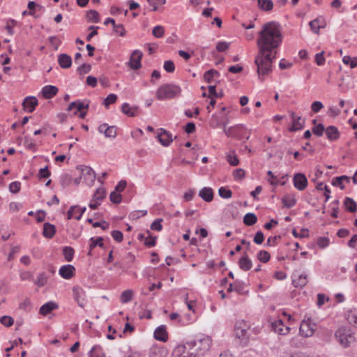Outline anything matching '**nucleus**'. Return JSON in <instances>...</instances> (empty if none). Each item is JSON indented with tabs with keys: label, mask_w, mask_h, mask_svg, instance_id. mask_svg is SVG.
Listing matches in <instances>:
<instances>
[{
	"label": "nucleus",
	"mask_w": 357,
	"mask_h": 357,
	"mask_svg": "<svg viewBox=\"0 0 357 357\" xmlns=\"http://www.w3.org/2000/svg\"><path fill=\"white\" fill-rule=\"evenodd\" d=\"M219 76H220V73L218 70H216L215 69H210L204 73V78L206 82L211 83V82H212L213 77H218Z\"/></svg>",
	"instance_id": "obj_33"
},
{
	"label": "nucleus",
	"mask_w": 357,
	"mask_h": 357,
	"mask_svg": "<svg viewBox=\"0 0 357 357\" xmlns=\"http://www.w3.org/2000/svg\"><path fill=\"white\" fill-rule=\"evenodd\" d=\"M309 25L310 26V29L311 30L315 33H319V29L321 28H324V24H317V20H312L309 23Z\"/></svg>",
	"instance_id": "obj_54"
},
{
	"label": "nucleus",
	"mask_w": 357,
	"mask_h": 357,
	"mask_svg": "<svg viewBox=\"0 0 357 357\" xmlns=\"http://www.w3.org/2000/svg\"><path fill=\"white\" fill-rule=\"evenodd\" d=\"M342 61L346 65H349L351 68L357 66V57H351L349 56H344Z\"/></svg>",
	"instance_id": "obj_44"
},
{
	"label": "nucleus",
	"mask_w": 357,
	"mask_h": 357,
	"mask_svg": "<svg viewBox=\"0 0 357 357\" xmlns=\"http://www.w3.org/2000/svg\"><path fill=\"white\" fill-rule=\"evenodd\" d=\"M305 119L301 116H298L292 121V126L289 128L290 132H296L302 130L304 128Z\"/></svg>",
	"instance_id": "obj_23"
},
{
	"label": "nucleus",
	"mask_w": 357,
	"mask_h": 357,
	"mask_svg": "<svg viewBox=\"0 0 357 357\" xmlns=\"http://www.w3.org/2000/svg\"><path fill=\"white\" fill-rule=\"evenodd\" d=\"M71 180L72 178L68 174H66L61 177L60 183L64 188L71 183Z\"/></svg>",
	"instance_id": "obj_57"
},
{
	"label": "nucleus",
	"mask_w": 357,
	"mask_h": 357,
	"mask_svg": "<svg viewBox=\"0 0 357 357\" xmlns=\"http://www.w3.org/2000/svg\"><path fill=\"white\" fill-rule=\"evenodd\" d=\"M294 278H298L297 279H293L292 284L296 288H303L307 283V276L305 274H296L295 272L293 275Z\"/></svg>",
	"instance_id": "obj_17"
},
{
	"label": "nucleus",
	"mask_w": 357,
	"mask_h": 357,
	"mask_svg": "<svg viewBox=\"0 0 357 357\" xmlns=\"http://www.w3.org/2000/svg\"><path fill=\"white\" fill-rule=\"evenodd\" d=\"M162 219L161 218H159V219H156L155 220L152 224L151 225V229L152 230H155V231H161L162 229V226L161 225V222H162Z\"/></svg>",
	"instance_id": "obj_58"
},
{
	"label": "nucleus",
	"mask_w": 357,
	"mask_h": 357,
	"mask_svg": "<svg viewBox=\"0 0 357 357\" xmlns=\"http://www.w3.org/2000/svg\"><path fill=\"white\" fill-rule=\"evenodd\" d=\"M75 250L72 247L65 246L63 248V255L67 261H71L73 259Z\"/></svg>",
	"instance_id": "obj_36"
},
{
	"label": "nucleus",
	"mask_w": 357,
	"mask_h": 357,
	"mask_svg": "<svg viewBox=\"0 0 357 357\" xmlns=\"http://www.w3.org/2000/svg\"><path fill=\"white\" fill-rule=\"evenodd\" d=\"M132 291L130 289H127L123 291L121 295V301L123 303H127L132 300Z\"/></svg>",
	"instance_id": "obj_42"
},
{
	"label": "nucleus",
	"mask_w": 357,
	"mask_h": 357,
	"mask_svg": "<svg viewBox=\"0 0 357 357\" xmlns=\"http://www.w3.org/2000/svg\"><path fill=\"white\" fill-rule=\"evenodd\" d=\"M229 43L225 41L219 42L216 45V50L218 52H222L227 50L229 47Z\"/></svg>",
	"instance_id": "obj_61"
},
{
	"label": "nucleus",
	"mask_w": 357,
	"mask_h": 357,
	"mask_svg": "<svg viewBox=\"0 0 357 357\" xmlns=\"http://www.w3.org/2000/svg\"><path fill=\"white\" fill-rule=\"evenodd\" d=\"M258 7L264 11H270L273 8V2L271 0H257Z\"/></svg>",
	"instance_id": "obj_31"
},
{
	"label": "nucleus",
	"mask_w": 357,
	"mask_h": 357,
	"mask_svg": "<svg viewBox=\"0 0 357 357\" xmlns=\"http://www.w3.org/2000/svg\"><path fill=\"white\" fill-rule=\"evenodd\" d=\"M164 69L167 73H173L175 70V66L172 61L168 60L164 63Z\"/></svg>",
	"instance_id": "obj_62"
},
{
	"label": "nucleus",
	"mask_w": 357,
	"mask_h": 357,
	"mask_svg": "<svg viewBox=\"0 0 357 357\" xmlns=\"http://www.w3.org/2000/svg\"><path fill=\"white\" fill-rule=\"evenodd\" d=\"M181 89L179 86L165 84L160 86L156 91V98L160 100L172 99L180 96Z\"/></svg>",
	"instance_id": "obj_2"
},
{
	"label": "nucleus",
	"mask_w": 357,
	"mask_h": 357,
	"mask_svg": "<svg viewBox=\"0 0 357 357\" xmlns=\"http://www.w3.org/2000/svg\"><path fill=\"white\" fill-rule=\"evenodd\" d=\"M116 130V126H107L104 131L105 137L114 139L117 135Z\"/></svg>",
	"instance_id": "obj_39"
},
{
	"label": "nucleus",
	"mask_w": 357,
	"mask_h": 357,
	"mask_svg": "<svg viewBox=\"0 0 357 357\" xmlns=\"http://www.w3.org/2000/svg\"><path fill=\"white\" fill-rule=\"evenodd\" d=\"M137 107H130L128 103H123L121 107V112L128 116H135L137 114Z\"/></svg>",
	"instance_id": "obj_24"
},
{
	"label": "nucleus",
	"mask_w": 357,
	"mask_h": 357,
	"mask_svg": "<svg viewBox=\"0 0 357 357\" xmlns=\"http://www.w3.org/2000/svg\"><path fill=\"white\" fill-rule=\"evenodd\" d=\"M335 337L344 348L349 347L356 341L354 333L350 329L344 327L337 329L335 333Z\"/></svg>",
	"instance_id": "obj_3"
},
{
	"label": "nucleus",
	"mask_w": 357,
	"mask_h": 357,
	"mask_svg": "<svg viewBox=\"0 0 357 357\" xmlns=\"http://www.w3.org/2000/svg\"><path fill=\"white\" fill-rule=\"evenodd\" d=\"M199 196L205 202H211L214 196L213 190L211 188L204 187L199 191Z\"/></svg>",
	"instance_id": "obj_19"
},
{
	"label": "nucleus",
	"mask_w": 357,
	"mask_h": 357,
	"mask_svg": "<svg viewBox=\"0 0 357 357\" xmlns=\"http://www.w3.org/2000/svg\"><path fill=\"white\" fill-rule=\"evenodd\" d=\"M0 322L6 327H10L13 324L14 319L10 316L4 315L1 317Z\"/></svg>",
	"instance_id": "obj_49"
},
{
	"label": "nucleus",
	"mask_w": 357,
	"mask_h": 357,
	"mask_svg": "<svg viewBox=\"0 0 357 357\" xmlns=\"http://www.w3.org/2000/svg\"><path fill=\"white\" fill-rule=\"evenodd\" d=\"M56 233V227L54 225L45 222L43 225V235L47 238H52Z\"/></svg>",
	"instance_id": "obj_22"
},
{
	"label": "nucleus",
	"mask_w": 357,
	"mask_h": 357,
	"mask_svg": "<svg viewBox=\"0 0 357 357\" xmlns=\"http://www.w3.org/2000/svg\"><path fill=\"white\" fill-rule=\"evenodd\" d=\"M324 52L322 51L315 55L314 61L318 66H323L325 63Z\"/></svg>",
	"instance_id": "obj_59"
},
{
	"label": "nucleus",
	"mask_w": 357,
	"mask_h": 357,
	"mask_svg": "<svg viewBox=\"0 0 357 357\" xmlns=\"http://www.w3.org/2000/svg\"><path fill=\"white\" fill-rule=\"evenodd\" d=\"M257 258L262 263H267L271 259V255L266 250H260L257 255Z\"/></svg>",
	"instance_id": "obj_41"
},
{
	"label": "nucleus",
	"mask_w": 357,
	"mask_h": 357,
	"mask_svg": "<svg viewBox=\"0 0 357 357\" xmlns=\"http://www.w3.org/2000/svg\"><path fill=\"white\" fill-rule=\"evenodd\" d=\"M173 357H192L190 349H187V344L178 345L173 351Z\"/></svg>",
	"instance_id": "obj_12"
},
{
	"label": "nucleus",
	"mask_w": 357,
	"mask_h": 357,
	"mask_svg": "<svg viewBox=\"0 0 357 357\" xmlns=\"http://www.w3.org/2000/svg\"><path fill=\"white\" fill-rule=\"evenodd\" d=\"M49 42L54 47L55 50H57L59 46L61 43V41L59 39L57 36H50L49 38Z\"/></svg>",
	"instance_id": "obj_60"
},
{
	"label": "nucleus",
	"mask_w": 357,
	"mask_h": 357,
	"mask_svg": "<svg viewBox=\"0 0 357 357\" xmlns=\"http://www.w3.org/2000/svg\"><path fill=\"white\" fill-rule=\"evenodd\" d=\"M89 102L85 103V102L82 101L80 100H76V108L75 110L73 112L74 115H77L78 112H80L84 109H87L89 108Z\"/></svg>",
	"instance_id": "obj_43"
},
{
	"label": "nucleus",
	"mask_w": 357,
	"mask_h": 357,
	"mask_svg": "<svg viewBox=\"0 0 357 357\" xmlns=\"http://www.w3.org/2000/svg\"><path fill=\"white\" fill-rule=\"evenodd\" d=\"M117 100V96L114 93H111L107 96L104 100L103 104L107 108L109 105L114 103Z\"/></svg>",
	"instance_id": "obj_50"
},
{
	"label": "nucleus",
	"mask_w": 357,
	"mask_h": 357,
	"mask_svg": "<svg viewBox=\"0 0 357 357\" xmlns=\"http://www.w3.org/2000/svg\"><path fill=\"white\" fill-rule=\"evenodd\" d=\"M245 128L241 125H237L236 126H231L228 129L225 128V133L227 137H235L238 139H241L244 137V132Z\"/></svg>",
	"instance_id": "obj_6"
},
{
	"label": "nucleus",
	"mask_w": 357,
	"mask_h": 357,
	"mask_svg": "<svg viewBox=\"0 0 357 357\" xmlns=\"http://www.w3.org/2000/svg\"><path fill=\"white\" fill-rule=\"evenodd\" d=\"M208 92H209V95H208V98H221L224 96V93L222 92V91H221L220 92L218 93V91H216V86L215 85H210L208 86Z\"/></svg>",
	"instance_id": "obj_38"
},
{
	"label": "nucleus",
	"mask_w": 357,
	"mask_h": 357,
	"mask_svg": "<svg viewBox=\"0 0 357 357\" xmlns=\"http://www.w3.org/2000/svg\"><path fill=\"white\" fill-rule=\"evenodd\" d=\"M165 29L160 25L155 26L152 31V34L154 37L160 38L164 36Z\"/></svg>",
	"instance_id": "obj_47"
},
{
	"label": "nucleus",
	"mask_w": 357,
	"mask_h": 357,
	"mask_svg": "<svg viewBox=\"0 0 357 357\" xmlns=\"http://www.w3.org/2000/svg\"><path fill=\"white\" fill-rule=\"evenodd\" d=\"M264 241V236L261 231H258L254 237V242L257 244L260 245Z\"/></svg>",
	"instance_id": "obj_63"
},
{
	"label": "nucleus",
	"mask_w": 357,
	"mask_h": 357,
	"mask_svg": "<svg viewBox=\"0 0 357 357\" xmlns=\"http://www.w3.org/2000/svg\"><path fill=\"white\" fill-rule=\"evenodd\" d=\"M91 70V66L89 63H83L77 68V72L81 75L82 74L88 73Z\"/></svg>",
	"instance_id": "obj_53"
},
{
	"label": "nucleus",
	"mask_w": 357,
	"mask_h": 357,
	"mask_svg": "<svg viewBox=\"0 0 357 357\" xmlns=\"http://www.w3.org/2000/svg\"><path fill=\"white\" fill-rule=\"evenodd\" d=\"M51 175V172L48 169V166L45 167L44 168H41L39 170L38 177L39 179L46 178L50 177Z\"/></svg>",
	"instance_id": "obj_51"
},
{
	"label": "nucleus",
	"mask_w": 357,
	"mask_h": 357,
	"mask_svg": "<svg viewBox=\"0 0 357 357\" xmlns=\"http://www.w3.org/2000/svg\"><path fill=\"white\" fill-rule=\"evenodd\" d=\"M167 354V349L162 346H153L149 351L150 357H166Z\"/></svg>",
	"instance_id": "obj_14"
},
{
	"label": "nucleus",
	"mask_w": 357,
	"mask_h": 357,
	"mask_svg": "<svg viewBox=\"0 0 357 357\" xmlns=\"http://www.w3.org/2000/svg\"><path fill=\"white\" fill-rule=\"evenodd\" d=\"M344 206L347 211L350 213H355L357 211V204L350 197H346L344 201Z\"/></svg>",
	"instance_id": "obj_27"
},
{
	"label": "nucleus",
	"mask_w": 357,
	"mask_h": 357,
	"mask_svg": "<svg viewBox=\"0 0 357 357\" xmlns=\"http://www.w3.org/2000/svg\"><path fill=\"white\" fill-rule=\"evenodd\" d=\"M347 320L350 324L357 328V313H349L347 316Z\"/></svg>",
	"instance_id": "obj_64"
},
{
	"label": "nucleus",
	"mask_w": 357,
	"mask_h": 357,
	"mask_svg": "<svg viewBox=\"0 0 357 357\" xmlns=\"http://www.w3.org/2000/svg\"><path fill=\"white\" fill-rule=\"evenodd\" d=\"M190 342L192 343V346L195 347V351H198L201 356L208 351L211 345V340L208 337Z\"/></svg>",
	"instance_id": "obj_5"
},
{
	"label": "nucleus",
	"mask_w": 357,
	"mask_h": 357,
	"mask_svg": "<svg viewBox=\"0 0 357 357\" xmlns=\"http://www.w3.org/2000/svg\"><path fill=\"white\" fill-rule=\"evenodd\" d=\"M257 222V217L253 213H248L243 217V223L247 226H252Z\"/></svg>",
	"instance_id": "obj_32"
},
{
	"label": "nucleus",
	"mask_w": 357,
	"mask_h": 357,
	"mask_svg": "<svg viewBox=\"0 0 357 357\" xmlns=\"http://www.w3.org/2000/svg\"><path fill=\"white\" fill-rule=\"evenodd\" d=\"M154 338L163 342L167 341L168 335L165 326L162 325L156 328L154 331Z\"/></svg>",
	"instance_id": "obj_18"
},
{
	"label": "nucleus",
	"mask_w": 357,
	"mask_h": 357,
	"mask_svg": "<svg viewBox=\"0 0 357 357\" xmlns=\"http://www.w3.org/2000/svg\"><path fill=\"white\" fill-rule=\"evenodd\" d=\"M47 282V276L45 274V273H41L39 274L37 281L36 284L38 287H43Z\"/></svg>",
	"instance_id": "obj_55"
},
{
	"label": "nucleus",
	"mask_w": 357,
	"mask_h": 357,
	"mask_svg": "<svg viewBox=\"0 0 357 357\" xmlns=\"http://www.w3.org/2000/svg\"><path fill=\"white\" fill-rule=\"evenodd\" d=\"M210 126L213 128H222L223 131L225 132V128H226V123H223L222 121L220 119V118L215 115L213 114L211 119L210 120Z\"/></svg>",
	"instance_id": "obj_29"
},
{
	"label": "nucleus",
	"mask_w": 357,
	"mask_h": 357,
	"mask_svg": "<svg viewBox=\"0 0 357 357\" xmlns=\"http://www.w3.org/2000/svg\"><path fill=\"white\" fill-rule=\"evenodd\" d=\"M281 200L284 207L287 208H290L294 206L296 204V199L295 198L294 195H286L282 198Z\"/></svg>",
	"instance_id": "obj_25"
},
{
	"label": "nucleus",
	"mask_w": 357,
	"mask_h": 357,
	"mask_svg": "<svg viewBox=\"0 0 357 357\" xmlns=\"http://www.w3.org/2000/svg\"><path fill=\"white\" fill-rule=\"evenodd\" d=\"M273 328L274 331L280 335L287 334L290 329L289 327L283 328V323L282 320H278L275 324H273Z\"/></svg>",
	"instance_id": "obj_30"
},
{
	"label": "nucleus",
	"mask_w": 357,
	"mask_h": 357,
	"mask_svg": "<svg viewBox=\"0 0 357 357\" xmlns=\"http://www.w3.org/2000/svg\"><path fill=\"white\" fill-rule=\"evenodd\" d=\"M294 186L298 190H305L307 185V179L303 173H296L293 178Z\"/></svg>",
	"instance_id": "obj_8"
},
{
	"label": "nucleus",
	"mask_w": 357,
	"mask_h": 357,
	"mask_svg": "<svg viewBox=\"0 0 357 357\" xmlns=\"http://www.w3.org/2000/svg\"><path fill=\"white\" fill-rule=\"evenodd\" d=\"M21 183L19 181H13L9 185V190L10 192L16 194L20 192Z\"/></svg>",
	"instance_id": "obj_56"
},
{
	"label": "nucleus",
	"mask_w": 357,
	"mask_h": 357,
	"mask_svg": "<svg viewBox=\"0 0 357 357\" xmlns=\"http://www.w3.org/2000/svg\"><path fill=\"white\" fill-rule=\"evenodd\" d=\"M143 56V54L139 50H134L130 56L128 62V65L130 68L133 70H138L142 67L141 60Z\"/></svg>",
	"instance_id": "obj_7"
},
{
	"label": "nucleus",
	"mask_w": 357,
	"mask_h": 357,
	"mask_svg": "<svg viewBox=\"0 0 357 357\" xmlns=\"http://www.w3.org/2000/svg\"><path fill=\"white\" fill-rule=\"evenodd\" d=\"M58 88L52 85H47L42 89L41 94L45 99H51L58 93Z\"/></svg>",
	"instance_id": "obj_16"
},
{
	"label": "nucleus",
	"mask_w": 357,
	"mask_h": 357,
	"mask_svg": "<svg viewBox=\"0 0 357 357\" xmlns=\"http://www.w3.org/2000/svg\"><path fill=\"white\" fill-rule=\"evenodd\" d=\"M326 135L328 140L330 141H335L337 140L340 136V132L338 131V129L337 127L334 126H328L326 130Z\"/></svg>",
	"instance_id": "obj_20"
},
{
	"label": "nucleus",
	"mask_w": 357,
	"mask_h": 357,
	"mask_svg": "<svg viewBox=\"0 0 357 357\" xmlns=\"http://www.w3.org/2000/svg\"><path fill=\"white\" fill-rule=\"evenodd\" d=\"M102 241H103V238L102 237H98L96 239H95V238H93V237H91L89 239V242H90L89 248H91V250L94 249L96 246H99L100 248H103L104 247V243H103Z\"/></svg>",
	"instance_id": "obj_37"
},
{
	"label": "nucleus",
	"mask_w": 357,
	"mask_h": 357,
	"mask_svg": "<svg viewBox=\"0 0 357 357\" xmlns=\"http://www.w3.org/2000/svg\"><path fill=\"white\" fill-rule=\"evenodd\" d=\"M218 195L224 199H229L232 196V192L230 189L226 187H221L218 190Z\"/></svg>",
	"instance_id": "obj_45"
},
{
	"label": "nucleus",
	"mask_w": 357,
	"mask_h": 357,
	"mask_svg": "<svg viewBox=\"0 0 357 357\" xmlns=\"http://www.w3.org/2000/svg\"><path fill=\"white\" fill-rule=\"evenodd\" d=\"M160 132L157 135L158 141L164 146H169L173 141L172 134L163 128H160Z\"/></svg>",
	"instance_id": "obj_9"
},
{
	"label": "nucleus",
	"mask_w": 357,
	"mask_h": 357,
	"mask_svg": "<svg viewBox=\"0 0 357 357\" xmlns=\"http://www.w3.org/2000/svg\"><path fill=\"white\" fill-rule=\"evenodd\" d=\"M282 35L280 24L275 22L264 24L258 33L257 45L258 52L255 56V63L259 79L272 72V64L276 59V50L280 46Z\"/></svg>",
	"instance_id": "obj_1"
},
{
	"label": "nucleus",
	"mask_w": 357,
	"mask_h": 357,
	"mask_svg": "<svg viewBox=\"0 0 357 357\" xmlns=\"http://www.w3.org/2000/svg\"><path fill=\"white\" fill-rule=\"evenodd\" d=\"M109 199L114 204H119L121 202L122 196L119 192L113 191L109 195Z\"/></svg>",
	"instance_id": "obj_52"
},
{
	"label": "nucleus",
	"mask_w": 357,
	"mask_h": 357,
	"mask_svg": "<svg viewBox=\"0 0 357 357\" xmlns=\"http://www.w3.org/2000/svg\"><path fill=\"white\" fill-rule=\"evenodd\" d=\"M238 264L239 268L243 271L250 270L252 266V262L245 252H243V256L239 259Z\"/></svg>",
	"instance_id": "obj_13"
},
{
	"label": "nucleus",
	"mask_w": 357,
	"mask_h": 357,
	"mask_svg": "<svg viewBox=\"0 0 357 357\" xmlns=\"http://www.w3.org/2000/svg\"><path fill=\"white\" fill-rule=\"evenodd\" d=\"M106 191L103 188H98L93 196L92 201L101 202L105 197Z\"/></svg>",
	"instance_id": "obj_34"
},
{
	"label": "nucleus",
	"mask_w": 357,
	"mask_h": 357,
	"mask_svg": "<svg viewBox=\"0 0 357 357\" xmlns=\"http://www.w3.org/2000/svg\"><path fill=\"white\" fill-rule=\"evenodd\" d=\"M38 102L36 97L34 96H28L25 98L22 102V106L25 110H27L29 112H33L36 107L38 105Z\"/></svg>",
	"instance_id": "obj_11"
},
{
	"label": "nucleus",
	"mask_w": 357,
	"mask_h": 357,
	"mask_svg": "<svg viewBox=\"0 0 357 357\" xmlns=\"http://www.w3.org/2000/svg\"><path fill=\"white\" fill-rule=\"evenodd\" d=\"M324 126L322 123H319L318 125L314 126L312 129V132L317 136L321 137L323 135L324 132L325 131Z\"/></svg>",
	"instance_id": "obj_48"
},
{
	"label": "nucleus",
	"mask_w": 357,
	"mask_h": 357,
	"mask_svg": "<svg viewBox=\"0 0 357 357\" xmlns=\"http://www.w3.org/2000/svg\"><path fill=\"white\" fill-rule=\"evenodd\" d=\"M73 297L79 306L83 307L84 305V299L82 298V289L79 287H74L73 289Z\"/></svg>",
	"instance_id": "obj_26"
},
{
	"label": "nucleus",
	"mask_w": 357,
	"mask_h": 357,
	"mask_svg": "<svg viewBox=\"0 0 357 357\" xmlns=\"http://www.w3.org/2000/svg\"><path fill=\"white\" fill-rule=\"evenodd\" d=\"M59 273L61 277L69 280L75 275V268L73 265L67 264L61 266Z\"/></svg>",
	"instance_id": "obj_10"
},
{
	"label": "nucleus",
	"mask_w": 357,
	"mask_h": 357,
	"mask_svg": "<svg viewBox=\"0 0 357 357\" xmlns=\"http://www.w3.org/2000/svg\"><path fill=\"white\" fill-rule=\"evenodd\" d=\"M147 234L149 236L146 238L144 244L148 248H151L155 245L156 244V236H152L150 231H147Z\"/></svg>",
	"instance_id": "obj_46"
},
{
	"label": "nucleus",
	"mask_w": 357,
	"mask_h": 357,
	"mask_svg": "<svg viewBox=\"0 0 357 357\" xmlns=\"http://www.w3.org/2000/svg\"><path fill=\"white\" fill-rule=\"evenodd\" d=\"M300 333L304 337H310L313 335L314 330L310 327V325L303 321L299 328Z\"/></svg>",
	"instance_id": "obj_28"
},
{
	"label": "nucleus",
	"mask_w": 357,
	"mask_h": 357,
	"mask_svg": "<svg viewBox=\"0 0 357 357\" xmlns=\"http://www.w3.org/2000/svg\"><path fill=\"white\" fill-rule=\"evenodd\" d=\"M249 326L243 320L237 321L234 326L235 335L241 340V342L243 346L247 345L249 337L247 335V331Z\"/></svg>",
	"instance_id": "obj_4"
},
{
	"label": "nucleus",
	"mask_w": 357,
	"mask_h": 357,
	"mask_svg": "<svg viewBox=\"0 0 357 357\" xmlns=\"http://www.w3.org/2000/svg\"><path fill=\"white\" fill-rule=\"evenodd\" d=\"M58 63L61 68H69L72 66V58L66 53L60 54L58 55Z\"/></svg>",
	"instance_id": "obj_15"
},
{
	"label": "nucleus",
	"mask_w": 357,
	"mask_h": 357,
	"mask_svg": "<svg viewBox=\"0 0 357 357\" xmlns=\"http://www.w3.org/2000/svg\"><path fill=\"white\" fill-rule=\"evenodd\" d=\"M58 307H59V305L56 303H54L53 301H50V302L45 303L44 305H43L40 307V313L43 316H46L49 313H50L52 310H56Z\"/></svg>",
	"instance_id": "obj_21"
},
{
	"label": "nucleus",
	"mask_w": 357,
	"mask_h": 357,
	"mask_svg": "<svg viewBox=\"0 0 357 357\" xmlns=\"http://www.w3.org/2000/svg\"><path fill=\"white\" fill-rule=\"evenodd\" d=\"M86 17L89 21L97 23L100 21L99 13L95 10H90L86 13Z\"/></svg>",
	"instance_id": "obj_40"
},
{
	"label": "nucleus",
	"mask_w": 357,
	"mask_h": 357,
	"mask_svg": "<svg viewBox=\"0 0 357 357\" xmlns=\"http://www.w3.org/2000/svg\"><path fill=\"white\" fill-rule=\"evenodd\" d=\"M89 357H105L100 346H93L89 351Z\"/></svg>",
	"instance_id": "obj_35"
}]
</instances>
